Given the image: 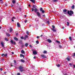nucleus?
Segmentation results:
<instances>
[{
  "instance_id": "nucleus-1",
  "label": "nucleus",
  "mask_w": 75,
  "mask_h": 75,
  "mask_svg": "<svg viewBox=\"0 0 75 75\" xmlns=\"http://www.w3.org/2000/svg\"><path fill=\"white\" fill-rule=\"evenodd\" d=\"M67 14H69V16H72V14H74V12H73V11L72 10H70V11H68Z\"/></svg>"
},
{
  "instance_id": "nucleus-2",
  "label": "nucleus",
  "mask_w": 75,
  "mask_h": 75,
  "mask_svg": "<svg viewBox=\"0 0 75 75\" xmlns=\"http://www.w3.org/2000/svg\"><path fill=\"white\" fill-rule=\"evenodd\" d=\"M24 68V67H23L20 66L19 67V69H20V71H21V72H23L24 71V70L21 69H23Z\"/></svg>"
},
{
  "instance_id": "nucleus-3",
  "label": "nucleus",
  "mask_w": 75,
  "mask_h": 75,
  "mask_svg": "<svg viewBox=\"0 0 75 75\" xmlns=\"http://www.w3.org/2000/svg\"><path fill=\"white\" fill-rule=\"evenodd\" d=\"M34 11H35V13H37V12H38L39 11V10H38V9L37 8H35L34 9Z\"/></svg>"
},
{
  "instance_id": "nucleus-4",
  "label": "nucleus",
  "mask_w": 75,
  "mask_h": 75,
  "mask_svg": "<svg viewBox=\"0 0 75 75\" xmlns=\"http://www.w3.org/2000/svg\"><path fill=\"white\" fill-rule=\"evenodd\" d=\"M10 42L12 44H13L14 45H16V42H13V40H11L10 41Z\"/></svg>"
},
{
  "instance_id": "nucleus-5",
  "label": "nucleus",
  "mask_w": 75,
  "mask_h": 75,
  "mask_svg": "<svg viewBox=\"0 0 75 75\" xmlns=\"http://www.w3.org/2000/svg\"><path fill=\"white\" fill-rule=\"evenodd\" d=\"M41 57L43 58H47L46 56H45L44 54H41Z\"/></svg>"
},
{
  "instance_id": "nucleus-6",
  "label": "nucleus",
  "mask_w": 75,
  "mask_h": 75,
  "mask_svg": "<svg viewBox=\"0 0 75 75\" xmlns=\"http://www.w3.org/2000/svg\"><path fill=\"white\" fill-rule=\"evenodd\" d=\"M33 55H37V52L35 50L33 51Z\"/></svg>"
},
{
  "instance_id": "nucleus-7",
  "label": "nucleus",
  "mask_w": 75,
  "mask_h": 75,
  "mask_svg": "<svg viewBox=\"0 0 75 75\" xmlns=\"http://www.w3.org/2000/svg\"><path fill=\"white\" fill-rule=\"evenodd\" d=\"M37 16H38V17H40L41 16V14L39 12H37Z\"/></svg>"
},
{
  "instance_id": "nucleus-8",
  "label": "nucleus",
  "mask_w": 75,
  "mask_h": 75,
  "mask_svg": "<svg viewBox=\"0 0 75 75\" xmlns=\"http://www.w3.org/2000/svg\"><path fill=\"white\" fill-rule=\"evenodd\" d=\"M1 44L2 45V47H4V42H1Z\"/></svg>"
},
{
  "instance_id": "nucleus-9",
  "label": "nucleus",
  "mask_w": 75,
  "mask_h": 75,
  "mask_svg": "<svg viewBox=\"0 0 75 75\" xmlns=\"http://www.w3.org/2000/svg\"><path fill=\"white\" fill-rule=\"evenodd\" d=\"M7 53H6L5 54H4V53L1 54V56H4H4H5V57H7Z\"/></svg>"
},
{
  "instance_id": "nucleus-10",
  "label": "nucleus",
  "mask_w": 75,
  "mask_h": 75,
  "mask_svg": "<svg viewBox=\"0 0 75 75\" xmlns=\"http://www.w3.org/2000/svg\"><path fill=\"white\" fill-rule=\"evenodd\" d=\"M20 57H21V58H22V57H23V58H24V56L23 54H20Z\"/></svg>"
},
{
  "instance_id": "nucleus-11",
  "label": "nucleus",
  "mask_w": 75,
  "mask_h": 75,
  "mask_svg": "<svg viewBox=\"0 0 75 75\" xmlns=\"http://www.w3.org/2000/svg\"><path fill=\"white\" fill-rule=\"evenodd\" d=\"M28 35H25V36L24 38V40H26V38H28Z\"/></svg>"
},
{
  "instance_id": "nucleus-12",
  "label": "nucleus",
  "mask_w": 75,
  "mask_h": 75,
  "mask_svg": "<svg viewBox=\"0 0 75 75\" xmlns=\"http://www.w3.org/2000/svg\"><path fill=\"white\" fill-rule=\"evenodd\" d=\"M14 39L15 40H16V41H17L18 40V38L16 37H15L14 38Z\"/></svg>"
},
{
  "instance_id": "nucleus-13",
  "label": "nucleus",
  "mask_w": 75,
  "mask_h": 75,
  "mask_svg": "<svg viewBox=\"0 0 75 75\" xmlns=\"http://www.w3.org/2000/svg\"><path fill=\"white\" fill-rule=\"evenodd\" d=\"M30 1H31L32 3H35V0H30Z\"/></svg>"
},
{
  "instance_id": "nucleus-14",
  "label": "nucleus",
  "mask_w": 75,
  "mask_h": 75,
  "mask_svg": "<svg viewBox=\"0 0 75 75\" xmlns=\"http://www.w3.org/2000/svg\"><path fill=\"white\" fill-rule=\"evenodd\" d=\"M17 25L18 27H20V23H17Z\"/></svg>"
},
{
  "instance_id": "nucleus-15",
  "label": "nucleus",
  "mask_w": 75,
  "mask_h": 75,
  "mask_svg": "<svg viewBox=\"0 0 75 75\" xmlns=\"http://www.w3.org/2000/svg\"><path fill=\"white\" fill-rule=\"evenodd\" d=\"M66 59H67L68 61H71V60L70 59V58L69 57H67L66 58Z\"/></svg>"
},
{
  "instance_id": "nucleus-16",
  "label": "nucleus",
  "mask_w": 75,
  "mask_h": 75,
  "mask_svg": "<svg viewBox=\"0 0 75 75\" xmlns=\"http://www.w3.org/2000/svg\"><path fill=\"white\" fill-rule=\"evenodd\" d=\"M21 62H23V63H24L25 62V60H24V59H21Z\"/></svg>"
},
{
  "instance_id": "nucleus-17",
  "label": "nucleus",
  "mask_w": 75,
  "mask_h": 75,
  "mask_svg": "<svg viewBox=\"0 0 75 75\" xmlns=\"http://www.w3.org/2000/svg\"><path fill=\"white\" fill-rule=\"evenodd\" d=\"M47 41L49 42V43H50L52 42V41H51V40H50V39H48L47 40Z\"/></svg>"
},
{
  "instance_id": "nucleus-18",
  "label": "nucleus",
  "mask_w": 75,
  "mask_h": 75,
  "mask_svg": "<svg viewBox=\"0 0 75 75\" xmlns=\"http://www.w3.org/2000/svg\"><path fill=\"white\" fill-rule=\"evenodd\" d=\"M21 52L22 54H25V52H24V51L23 50H22L21 51Z\"/></svg>"
},
{
  "instance_id": "nucleus-19",
  "label": "nucleus",
  "mask_w": 75,
  "mask_h": 75,
  "mask_svg": "<svg viewBox=\"0 0 75 75\" xmlns=\"http://www.w3.org/2000/svg\"><path fill=\"white\" fill-rule=\"evenodd\" d=\"M28 43H26L25 44V46L26 47H28Z\"/></svg>"
},
{
  "instance_id": "nucleus-20",
  "label": "nucleus",
  "mask_w": 75,
  "mask_h": 75,
  "mask_svg": "<svg viewBox=\"0 0 75 75\" xmlns=\"http://www.w3.org/2000/svg\"><path fill=\"white\" fill-rule=\"evenodd\" d=\"M10 33H11V31H13V29H12L11 28H10Z\"/></svg>"
},
{
  "instance_id": "nucleus-21",
  "label": "nucleus",
  "mask_w": 75,
  "mask_h": 75,
  "mask_svg": "<svg viewBox=\"0 0 75 75\" xmlns=\"http://www.w3.org/2000/svg\"><path fill=\"white\" fill-rule=\"evenodd\" d=\"M51 30H52V31H54V32H56V31H57V30L55 29H52Z\"/></svg>"
},
{
  "instance_id": "nucleus-22",
  "label": "nucleus",
  "mask_w": 75,
  "mask_h": 75,
  "mask_svg": "<svg viewBox=\"0 0 75 75\" xmlns=\"http://www.w3.org/2000/svg\"><path fill=\"white\" fill-rule=\"evenodd\" d=\"M66 23H67V26H69V22H66Z\"/></svg>"
},
{
  "instance_id": "nucleus-23",
  "label": "nucleus",
  "mask_w": 75,
  "mask_h": 75,
  "mask_svg": "<svg viewBox=\"0 0 75 75\" xmlns=\"http://www.w3.org/2000/svg\"><path fill=\"white\" fill-rule=\"evenodd\" d=\"M74 8H75V6L74 5L72 6H71V8H72V9H74Z\"/></svg>"
},
{
  "instance_id": "nucleus-24",
  "label": "nucleus",
  "mask_w": 75,
  "mask_h": 75,
  "mask_svg": "<svg viewBox=\"0 0 75 75\" xmlns=\"http://www.w3.org/2000/svg\"><path fill=\"white\" fill-rule=\"evenodd\" d=\"M67 9L63 10V12L64 13H65V12H67Z\"/></svg>"
},
{
  "instance_id": "nucleus-25",
  "label": "nucleus",
  "mask_w": 75,
  "mask_h": 75,
  "mask_svg": "<svg viewBox=\"0 0 75 75\" xmlns=\"http://www.w3.org/2000/svg\"><path fill=\"white\" fill-rule=\"evenodd\" d=\"M5 41H8V40L7 39V38H5Z\"/></svg>"
},
{
  "instance_id": "nucleus-26",
  "label": "nucleus",
  "mask_w": 75,
  "mask_h": 75,
  "mask_svg": "<svg viewBox=\"0 0 75 75\" xmlns=\"http://www.w3.org/2000/svg\"><path fill=\"white\" fill-rule=\"evenodd\" d=\"M53 2H57L58 1V0H52Z\"/></svg>"
},
{
  "instance_id": "nucleus-27",
  "label": "nucleus",
  "mask_w": 75,
  "mask_h": 75,
  "mask_svg": "<svg viewBox=\"0 0 75 75\" xmlns=\"http://www.w3.org/2000/svg\"><path fill=\"white\" fill-rule=\"evenodd\" d=\"M12 3L13 4H14V3H16V1L14 0H13L12 1Z\"/></svg>"
},
{
  "instance_id": "nucleus-28",
  "label": "nucleus",
  "mask_w": 75,
  "mask_h": 75,
  "mask_svg": "<svg viewBox=\"0 0 75 75\" xmlns=\"http://www.w3.org/2000/svg\"><path fill=\"white\" fill-rule=\"evenodd\" d=\"M69 39L70 40V41H71L72 40V38L70 36L69 37Z\"/></svg>"
},
{
  "instance_id": "nucleus-29",
  "label": "nucleus",
  "mask_w": 75,
  "mask_h": 75,
  "mask_svg": "<svg viewBox=\"0 0 75 75\" xmlns=\"http://www.w3.org/2000/svg\"><path fill=\"white\" fill-rule=\"evenodd\" d=\"M47 51L45 50L44 51V52H43V53L44 54H47Z\"/></svg>"
},
{
  "instance_id": "nucleus-30",
  "label": "nucleus",
  "mask_w": 75,
  "mask_h": 75,
  "mask_svg": "<svg viewBox=\"0 0 75 75\" xmlns=\"http://www.w3.org/2000/svg\"><path fill=\"white\" fill-rule=\"evenodd\" d=\"M36 42L37 44H39V41H36Z\"/></svg>"
},
{
  "instance_id": "nucleus-31",
  "label": "nucleus",
  "mask_w": 75,
  "mask_h": 75,
  "mask_svg": "<svg viewBox=\"0 0 75 75\" xmlns=\"http://www.w3.org/2000/svg\"><path fill=\"white\" fill-rule=\"evenodd\" d=\"M56 42H57V43H58L59 44V43H60V42L58 40H56Z\"/></svg>"
},
{
  "instance_id": "nucleus-32",
  "label": "nucleus",
  "mask_w": 75,
  "mask_h": 75,
  "mask_svg": "<svg viewBox=\"0 0 75 75\" xmlns=\"http://www.w3.org/2000/svg\"><path fill=\"white\" fill-rule=\"evenodd\" d=\"M6 35L8 36V37H9V36L10 35L8 33H6Z\"/></svg>"
},
{
  "instance_id": "nucleus-33",
  "label": "nucleus",
  "mask_w": 75,
  "mask_h": 75,
  "mask_svg": "<svg viewBox=\"0 0 75 75\" xmlns=\"http://www.w3.org/2000/svg\"><path fill=\"white\" fill-rule=\"evenodd\" d=\"M29 32H28V31H26V34H27V35H29Z\"/></svg>"
},
{
  "instance_id": "nucleus-34",
  "label": "nucleus",
  "mask_w": 75,
  "mask_h": 75,
  "mask_svg": "<svg viewBox=\"0 0 75 75\" xmlns=\"http://www.w3.org/2000/svg\"><path fill=\"white\" fill-rule=\"evenodd\" d=\"M56 65L58 67H60V65L59 64H57Z\"/></svg>"
},
{
  "instance_id": "nucleus-35",
  "label": "nucleus",
  "mask_w": 75,
  "mask_h": 75,
  "mask_svg": "<svg viewBox=\"0 0 75 75\" xmlns=\"http://www.w3.org/2000/svg\"><path fill=\"white\" fill-rule=\"evenodd\" d=\"M52 28H53V29H54V28H55V26L54 25H52Z\"/></svg>"
},
{
  "instance_id": "nucleus-36",
  "label": "nucleus",
  "mask_w": 75,
  "mask_h": 75,
  "mask_svg": "<svg viewBox=\"0 0 75 75\" xmlns=\"http://www.w3.org/2000/svg\"><path fill=\"white\" fill-rule=\"evenodd\" d=\"M42 13H45V11H44V10H42Z\"/></svg>"
},
{
  "instance_id": "nucleus-37",
  "label": "nucleus",
  "mask_w": 75,
  "mask_h": 75,
  "mask_svg": "<svg viewBox=\"0 0 75 75\" xmlns=\"http://www.w3.org/2000/svg\"><path fill=\"white\" fill-rule=\"evenodd\" d=\"M21 38L22 40H23V39H24V37H23V36L21 37Z\"/></svg>"
},
{
  "instance_id": "nucleus-38",
  "label": "nucleus",
  "mask_w": 75,
  "mask_h": 75,
  "mask_svg": "<svg viewBox=\"0 0 75 75\" xmlns=\"http://www.w3.org/2000/svg\"><path fill=\"white\" fill-rule=\"evenodd\" d=\"M19 43V44H22V41H20Z\"/></svg>"
},
{
  "instance_id": "nucleus-39",
  "label": "nucleus",
  "mask_w": 75,
  "mask_h": 75,
  "mask_svg": "<svg viewBox=\"0 0 75 75\" xmlns=\"http://www.w3.org/2000/svg\"><path fill=\"white\" fill-rule=\"evenodd\" d=\"M42 8H40V11H42Z\"/></svg>"
},
{
  "instance_id": "nucleus-40",
  "label": "nucleus",
  "mask_w": 75,
  "mask_h": 75,
  "mask_svg": "<svg viewBox=\"0 0 75 75\" xmlns=\"http://www.w3.org/2000/svg\"><path fill=\"white\" fill-rule=\"evenodd\" d=\"M47 23L48 24H50V22H49V21H47Z\"/></svg>"
},
{
  "instance_id": "nucleus-41",
  "label": "nucleus",
  "mask_w": 75,
  "mask_h": 75,
  "mask_svg": "<svg viewBox=\"0 0 75 75\" xmlns=\"http://www.w3.org/2000/svg\"><path fill=\"white\" fill-rule=\"evenodd\" d=\"M33 7L34 8H35V5H33Z\"/></svg>"
},
{
  "instance_id": "nucleus-42",
  "label": "nucleus",
  "mask_w": 75,
  "mask_h": 75,
  "mask_svg": "<svg viewBox=\"0 0 75 75\" xmlns=\"http://www.w3.org/2000/svg\"><path fill=\"white\" fill-rule=\"evenodd\" d=\"M34 9L33 8H32V11H34Z\"/></svg>"
},
{
  "instance_id": "nucleus-43",
  "label": "nucleus",
  "mask_w": 75,
  "mask_h": 75,
  "mask_svg": "<svg viewBox=\"0 0 75 75\" xmlns=\"http://www.w3.org/2000/svg\"><path fill=\"white\" fill-rule=\"evenodd\" d=\"M21 47L22 48H23V47H24V45H21Z\"/></svg>"
},
{
  "instance_id": "nucleus-44",
  "label": "nucleus",
  "mask_w": 75,
  "mask_h": 75,
  "mask_svg": "<svg viewBox=\"0 0 75 75\" xmlns=\"http://www.w3.org/2000/svg\"><path fill=\"white\" fill-rule=\"evenodd\" d=\"M73 57H75V53H74V54L73 55Z\"/></svg>"
},
{
  "instance_id": "nucleus-45",
  "label": "nucleus",
  "mask_w": 75,
  "mask_h": 75,
  "mask_svg": "<svg viewBox=\"0 0 75 75\" xmlns=\"http://www.w3.org/2000/svg\"><path fill=\"white\" fill-rule=\"evenodd\" d=\"M3 69H2V68H0V71H3Z\"/></svg>"
},
{
  "instance_id": "nucleus-46",
  "label": "nucleus",
  "mask_w": 75,
  "mask_h": 75,
  "mask_svg": "<svg viewBox=\"0 0 75 75\" xmlns=\"http://www.w3.org/2000/svg\"><path fill=\"white\" fill-rule=\"evenodd\" d=\"M59 47H60V48H62V46H61L59 45Z\"/></svg>"
},
{
  "instance_id": "nucleus-47",
  "label": "nucleus",
  "mask_w": 75,
  "mask_h": 75,
  "mask_svg": "<svg viewBox=\"0 0 75 75\" xmlns=\"http://www.w3.org/2000/svg\"><path fill=\"white\" fill-rule=\"evenodd\" d=\"M37 38H38V39H39V38H40V37L39 36H37Z\"/></svg>"
},
{
  "instance_id": "nucleus-48",
  "label": "nucleus",
  "mask_w": 75,
  "mask_h": 75,
  "mask_svg": "<svg viewBox=\"0 0 75 75\" xmlns=\"http://www.w3.org/2000/svg\"><path fill=\"white\" fill-rule=\"evenodd\" d=\"M25 23H27V20H25Z\"/></svg>"
},
{
  "instance_id": "nucleus-49",
  "label": "nucleus",
  "mask_w": 75,
  "mask_h": 75,
  "mask_svg": "<svg viewBox=\"0 0 75 75\" xmlns=\"http://www.w3.org/2000/svg\"><path fill=\"white\" fill-rule=\"evenodd\" d=\"M69 65H70V66H72V64H71V63H69Z\"/></svg>"
},
{
  "instance_id": "nucleus-50",
  "label": "nucleus",
  "mask_w": 75,
  "mask_h": 75,
  "mask_svg": "<svg viewBox=\"0 0 75 75\" xmlns=\"http://www.w3.org/2000/svg\"><path fill=\"white\" fill-rule=\"evenodd\" d=\"M19 10H20V11H21V8H19Z\"/></svg>"
},
{
  "instance_id": "nucleus-51",
  "label": "nucleus",
  "mask_w": 75,
  "mask_h": 75,
  "mask_svg": "<svg viewBox=\"0 0 75 75\" xmlns=\"http://www.w3.org/2000/svg\"><path fill=\"white\" fill-rule=\"evenodd\" d=\"M12 19H15V20H16V18H15V17H13V18H12Z\"/></svg>"
},
{
  "instance_id": "nucleus-52",
  "label": "nucleus",
  "mask_w": 75,
  "mask_h": 75,
  "mask_svg": "<svg viewBox=\"0 0 75 75\" xmlns=\"http://www.w3.org/2000/svg\"><path fill=\"white\" fill-rule=\"evenodd\" d=\"M17 75H20V73H18L17 74Z\"/></svg>"
},
{
  "instance_id": "nucleus-53",
  "label": "nucleus",
  "mask_w": 75,
  "mask_h": 75,
  "mask_svg": "<svg viewBox=\"0 0 75 75\" xmlns=\"http://www.w3.org/2000/svg\"><path fill=\"white\" fill-rule=\"evenodd\" d=\"M11 20L12 21H13V22H14V20H13V19H12V18L11 19Z\"/></svg>"
},
{
  "instance_id": "nucleus-54",
  "label": "nucleus",
  "mask_w": 75,
  "mask_h": 75,
  "mask_svg": "<svg viewBox=\"0 0 75 75\" xmlns=\"http://www.w3.org/2000/svg\"><path fill=\"white\" fill-rule=\"evenodd\" d=\"M29 47H32V46H31V45H29Z\"/></svg>"
},
{
  "instance_id": "nucleus-55",
  "label": "nucleus",
  "mask_w": 75,
  "mask_h": 75,
  "mask_svg": "<svg viewBox=\"0 0 75 75\" xmlns=\"http://www.w3.org/2000/svg\"><path fill=\"white\" fill-rule=\"evenodd\" d=\"M14 62L15 64H16V60H14Z\"/></svg>"
},
{
  "instance_id": "nucleus-56",
  "label": "nucleus",
  "mask_w": 75,
  "mask_h": 75,
  "mask_svg": "<svg viewBox=\"0 0 75 75\" xmlns=\"http://www.w3.org/2000/svg\"><path fill=\"white\" fill-rule=\"evenodd\" d=\"M65 27H62V29H64V28Z\"/></svg>"
},
{
  "instance_id": "nucleus-57",
  "label": "nucleus",
  "mask_w": 75,
  "mask_h": 75,
  "mask_svg": "<svg viewBox=\"0 0 75 75\" xmlns=\"http://www.w3.org/2000/svg\"><path fill=\"white\" fill-rule=\"evenodd\" d=\"M36 58V57L35 56L33 58L34 59H35Z\"/></svg>"
},
{
  "instance_id": "nucleus-58",
  "label": "nucleus",
  "mask_w": 75,
  "mask_h": 75,
  "mask_svg": "<svg viewBox=\"0 0 75 75\" xmlns=\"http://www.w3.org/2000/svg\"><path fill=\"white\" fill-rule=\"evenodd\" d=\"M64 75H68V74H64Z\"/></svg>"
},
{
  "instance_id": "nucleus-59",
  "label": "nucleus",
  "mask_w": 75,
  "mask_h": 75,
  "mask_svg": "<svg viewBox=\"0 0 75 75\" xmlns=\"http://www.w3.org/2000/svg\"><path fill=\"white\" fill-rule=\"evenodd\" d=\"M4 74H6V72H4Z\"/></svg>"
},
{
  "instance_id": "nucleus-60",
  "label": "nucleus",
  "mask_w": 75,
  "mask_h": 75,
  "mask_svg": "<svg viewBox=\"0 0 75 75\" xmlns=\"http://www.w3.org/2000/svg\"><path fill=\"white\" fill-rule=\"evenodd\" d=\"M11 53L12 54H14V52H11Z\"/></svg>"
},
{
  "instance_id": "nucleus-61",
  "label": "nucleus",
  "mask_w": 75,
  "mask_h": 75,
  "mask_svg": "<svg viewBox=\"0 0 75 75\" xmlns=\"http://www.w3.org/2000/svg\"><path fill=\"white\" fill-rule=\"evenodd\" d=\"M29 7H31V5L30 4L28 5Z\"/></svg>"
},
{
  "instance_id": "nucleus-62",
  "label": "nucleus",
  "mask_w": 75,
  "mask_h": 75,
  "mask_svg": "<svg viewBox=\"0 0 75 75\" xmlns=\"http://www.w3.org/2000/svg\"><path fill=\"white\" fill-rule=\"evenodd\" d=\"M11 67H13V66L12 65V64H11Z\"/></svg>"
},
{
  "instance_id": "nucleus-63",
  "label": "nucleus",
  "mask_w": 75,
  "mask_h": 75,
  "mask_svg": "<svg viewBox=\"0 0 75 75\" xmlns=\"http://www.w3.org/2000/svg\"><path fill=\"white\" fill-rule=\"evenodd\" d=\"M16 36H17L18 35V33H17L16 34Z\"/></svg>"
},
{
  "instance_id": "nucleus-64",
  "label": "nucleus",
  "mask_w": 75,
  "mask_h": 75,
  "mask_svg": "<svg viewBox=\"0 0 75 75\" xmlns=\"http://www.w3.org/2000/svg\"><path fill=\"white\" fill-rule=\"evenodd\" d=\"M74 68H75V64L74 65Z\"/></svg>"
}]
</instances>
